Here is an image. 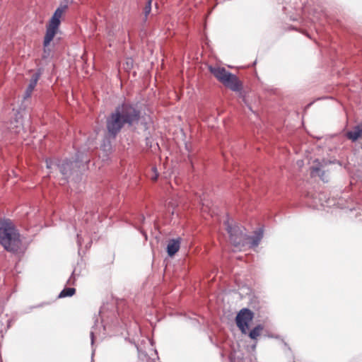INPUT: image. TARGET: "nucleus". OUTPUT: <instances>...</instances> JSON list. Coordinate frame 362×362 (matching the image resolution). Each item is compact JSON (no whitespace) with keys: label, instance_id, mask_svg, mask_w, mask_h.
Instances as JSON below:
<instances>
[{"label":"nucleus","instance_id":"nucleus-13","mask_svg":"<svg viewBox=\"0 0 362 362\" xmlns=\"http://www.w3.org/2000/svg\"><path fill=\"white\" fill-rule=\"evenodd\" d=\"M73 163L65 160L62 164H57V166L62 175H66L71 170Z\"/></svg>","mask_w":362,"mask_h":362},{"label":"nucleus","instance_id":"nucleus-3","mask_svg":"<svg viewBox=\"0 0 362 362\" xmlns=\"http://www.w3.org/2000/svg\"><path fill=\"white\" fill-rule=\"evenodd\" d=\"M67 8L68 6L66 5H61L56 9L53 16L49 21L46 27V33L43 41V45L45 47H47L50 44L56 34L58 33L61 23V18L66 12Z\"/></svg>","mask_w":362,"mask_h":362},{"label":"nucleus","instance_id":"nucleus-11","mask_svg":"<svg viewBox=\"0 0 362 362\" xmlns=\"http://www.w3.org/2000/svg\"><path fill=\"white\" fill-rule=\"evenodd\" d=\"M180 240L172 239L168 242L167 245V252L170 257L173 256L180 249Z\"/></svg>","mask_w":362,"mask_h":362},{"label":"nucleus","instance_id":"nucleus-7","mask_svg":"<svg viewBox=\"0 0 362 362\" xmlns=\"http://www.w3.org/2000/svg\"><path fill=\"white\" fill-rule=\"evenodd\" d=\"M124 124H126L122 122V117L116 111V110H115V111L111 113V115L107 119L106 127L108 134L111 136L115 137Z\"/></svg>","mask_w":362,"mask_h":362},{"label":"nucleus","instance_id":"nucleus-19","mask_svg":"<svg viewBox=\"0 0 362 362\" xmlns=\"http://www.w3.org/2000/svg\"><path fill=\"white\" fill-rule=\"evenodd\" d=\"M47 167L48 168H52V166H51V165L49 164L48 161H47Z\"/></svg>","mask_w":362,"mask_h":362},{"label":"nucleus","instance_id":"nucleus-2","mask_svg":"<svg viewBox=\"0 0 362 362\" xmlns=\"http://www.w3.org/2000/svg\"><path fill=\"white\" fill-rule=\"evenodd\" d=\"M209 70L211 74L223 86L233 91H239L242 85L238 77L228 71L224 67L209 66Z\"/></svg>","mask_w":362,"mask_h":362},{"label":"nucleus","instance_id":"nucleus-4","mask_svg":"<svg viewBox=\"0 0 362 362\" xmlns=\"http://www.w3.org/2000/svg\"><path fill=\"white\" fill-rule=\"evenodd\" d=\"M115 110L122 117V122L129 126L138 123L140 119V111L132 105L124 103Z\"/></svg>","mask_w":362,"mask_h":362},{"label":"nucleus","instance_id":"nucleus-20","mask_svg":"<svg viewBox=\"0 0 362 362\" xmlns=\"http://www.w3.org/2000/svg\"><path fill=\"white\" fill-rule=\"evenodd\" d=\"M173 206V204H172L171 202H169V203H168V206Z\"/></svg>","mask_w":362,"mask_h":362},{"label":"nucleus","instance_id":"nucleus-12","mask_svg":"<svg viewBox=\"0 0 362 362\" xmlns=\"http://www.w3.org/2000/svg\"><path fill=\"white\" fill-rule=\"evenodd\" d=\"M362 134V128L358 125L353 130L346 133V136L353 141L361 137Z\"/></svg>","mask_w":362,"mask_h":362},{"label":"nucleus","instance_id":"nucleus-5","mask_svg":"<svg viewBox=\"0 0 362 362\" xmlns=\"http://www.w3.org/2000/svg\"><path fill=\"white\" fill-rule=\"evenodd\" d=\"M332 164V162L325 159L320 160L315 159L310 168V175L312 177H319L323 181L328 180V165Z\"/></svg>","mask_w":362,"mask_h":362},{"label":"nucleus","instance_id":"nucleus-17","mask_svg":"<svg viewBox=\"0 0 362 362\" xmlns=\"http://www.w3.org/2000/svg\"><path fill=\"white\" fill-rule=\"evenodd\" d=\"M152 170L154 173V175H153L151 177V180H153V181H156L158 178V173H157L156 168L155 167L152 168Z\"/></svg>","mask_w":362,"mask_h":362},{"label":"nucleus","instance_id":"nucleus-1","mask_svg":"<svg viewBox=\"0 0 362 362\" xmlns=\"http://www.w3.org/2000/svg\"><path fill=\"white\" fill-rule=\"evenodd\" d=\"M0 244L8 252H17L21 245L20 234L10 220L0 221Z\"/></svg>","mask_w":362,"mask_h":362},{"label":"nucleus","instance_id":"nucleus-10","mask_svg":"<svg viewBox=\"0 0 362 362\" xmlns=\"http://www.w3.org/2000/svg\"><path fill=\"white\" fill-rule=\"evenodd\" d=\"M263 237V233L261 230L256 231L255 235L248 236L246 235V242L251 247H257Z\"/></svg>","mask_w":362,"mask_h":362},{"label":"nucleus","instance_id":"nucleus-16","mask_svg":"<svg viewBox=\"0 0 362 362\" xmlns=\"http://www.w3.org/2000/svg\"><path fill=\"white\" fill-rule=\"evenodd\" d=\"M151 2L152 0H148L144 8V21L146 22L148 18V16L150 14L151 11Z\"/></svg>","mask_w":362,"mask_h":362},{"label":"nucleus","instance_id":"nucleus-18","mask_svg":"<svg viewBox=\"0 0 362 362\" xmlns=\"http://www.w3.org/2000/svg\"><path fill=\"white\" fill-rule=\"evenodd\" d=\"M126 64H127V68L132 67V64H133L132 59H128L127 62H126Z\"/></svg>","mask_w":362,"mask_h":362},{"label":"nucleus","instance_id":"nucleus-8","mask_svg":"<svg viewBox=\"0 0 362 362\" xmlns=\"http://www.w3.org/2000/svg\"><path fill=\"white\" fill-rule=\"evenodd\" d=\"M253 317V313L247 308H243L239 311L235 317V322L242 334H247L249 324Z\"/></svg>","mask_w":362,"mask_h":362},{"label":"nucleus","instance_id":"nucleus-15","mask_svg":"<svg viewBox=\"0 0 362 362\" xmlns=\"http://www.w3.org/2000/svg\"><path fill=\"white\" fill-rule=\"evenodd\" d=\"M76 289L74 288H65L59 295V298L70 297L75 294Z\"/></svg>","mask_w":362,"mask_h":362},{"label":"nucleus","instance_id":"nucleus-14","mask_svg":"<svg viewBox=\"0 0 362 362\" xmlns=\"http://www.w3.org/2000/svg\"><path fill=\"white\" fill-rule=\"evenodd\" d=\"M264 329V327L262 325H258L255 327L248 334L250 339L257 340Z\"/></svg>","mask_w":362,"mask_h":362},{"label":"nucleus","instance_id":"nucleus-9","mask_svg":"<svg viewBox=\"0 0 362 362\" xmlns=\"http://www.w3.org/2000/svg\"><path fill=\"white\" fill-rule=\"evenodd\" d=\"M40 77V72H35L32 75L31 79L30 81V83L28 84V86L26 88V90L24 94V99H27L30 98L32 95V93L33 90L35 89L37 81Z\"/></svg>","mask_w":362,"mask_h":362},{"label":"nucleus","instance_id":"nucleus-6","mask_svg":"<svg viewBox=\"0 0 362 362\" xmlns=\"http://www.w3.org/2000/svg\"><path fill=\"white\" fill-rule=\"evenodd\" d=\"M227 230L229 234L230 241L235 247L242 250L245 246L247 245L246 235L243 233L239 226H228Z\"/></svg>","mask_w":362,"mask_h":362}]
</instances>
